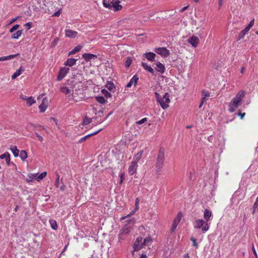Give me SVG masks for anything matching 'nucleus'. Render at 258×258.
Wrapping results in <instances>:
<instances>
[{"label": "nucleus", "mask_w": 258, "mask_h": 258, "mask_svg": "<svg viewBox=\"0 0 258 258\" xmlns=\"http://www.w3.org/2000/svg\"><path fill=\"white\" fill-rule=\"evenodd\" d=\"M245 93L243 91H239L236 96L229 103L228 110L230 112H234L239 106L242 99L244 97Z\"/></svg>", "instance_id": "f257e3e1"}, {"label": "nucleus", "mask_w": 258, "mask_h": 258, "mask_svg": "<svg viewBox=\"0 0 258 258\" xmlns=\"http://www.w3.org/2000/svg\"><path fill=\"white\" fill-rule=\"evenodd\" d=\"M119 0H103V6L109 9H113L114 11H118L120 10L122 7L120 5Z\"/></svg>", "instance_id": "f03ea898"}, {"label": "nucleus", "mask_w": 258, "mask_h": 258, "mask_svg": "<svg viewBox=\"0 0 258 258\" xmlns=\"http://www.w3.org/2000/svg\"><path fill=\"white\" fill-rule=\"evenodd\" d=\"M164 161H165V151H164V148H160L159 150L157 157L156 159V171L157 172L160 171L161 169L163 167V166L164 165Z\"/></svg>", "instance_id": "7ed1b4c3"}, {"label": "nucleus", "mask_w": 258, "mask_h": 258, "mask_svg": "<svg viewBox=\"0 0 258 258\" xmlns=\"http://www.w3.org/2000/svg\"><path fill=\"white\" fill-rule=\"evenodd\" d=\"M157 101L160 103L161 107L165 109L169 107L168 103L170 102V95L168 93H166L162 97H159V94L156 93Z\"/></svg>", "instance_id": "20e7f679"}, {"label": "nucleus", "mask_w": 258, "mask_h": 258, "mask_svg": "<svg viewBox=\"0 0 258 258\" xmlns=\"http://www.w3.org/2000/svg\"><path fill=\"white\" fill-rule=\"evenodd\" d=\"M194 227L196 229H200L202 228V231L204 232L208 231L209 228V226L207 222L202 219L197 220L195 222V225Z\"/></svg>", "instance_id": "39448f33"}, {"label": "nucleus", "mask_w": 258, "mask_h": 258, "mask_svg": "<svg viewBox=\"0 0 258 258\" xmlns=\"http://www.w3.org/2000/svg\"><path fill=\"white\" fill-rule=\"evenodd\" d=\"M155 52L164 57L168 56L170 54L169 50L165 47L156 48Z\"/></svg>", "instance_id": "423d86ee"}, {"label": "nucleus", "mask_w": 258, "mask_h": 258, "mask_svg": "<svg viewBox=\"0 0 258 258\" xmlns=\"http://www.w3.org/2000/svg\"><path fill=\"white\" fill-rule=\"evenodd\" d=\"M131 232V229L129 227H124L120 230V232L118 234L119 240H124L125 238L126 235L128 234Z\"/></svg>", "instance_id": "0eeeda50"}, {"label": "nucleus", "mask_w": 258, "mask_h": 258, "mask_svg": "<svg viewBox=\"0 0 258 258\" xmlns=\"http://www.w3.org/2000/svg\"><path fill=\"white\" fill-rule=\"evenodd\" d=\"M69 70L70 69L66 67H63L60 69L57 78V80L58 81H61L69 73Z\"/></svg>", "instance_id": "6e6552de"}, {"label": "nucleus", "mask_w": 258, "mask_h": 258, "mask_svg": "<svg viewBox=\"0 0 258 258\" xmlns=\"http://www.w3.org/2000/svg\"><path fill=\"white\" fill-rule=\"evenodd\" d=\"M142 240L143 239L141 237H138L137 238L133 246L134 251H139L142 248L143 246L144 245Z\"/></svg>", "instance_id": "1a4fd4ad"}, {"label": "nucleus", "mask_w": 258, "mask_h": 258, "mask_svg": "<svg viewBox=\"0 0 258 258\" xmlns=\"http://www.w3.org/2000/svg\"><path fill=\"white\" fill-rule=\"evenodd\" d=\"M181 218L182 214L179 213L173 221V223L171 228V232H173L175 231L178 224L181 221Z\"/></svg>", "instance_id": "9d476101"}, {"label": "nucleus", "mask_w": 258, "mask_h": 258, "mask_svg": "<svg viewBox=\"0 0 258 258\" xmlns=\"http://www.w3.org/2000/svg\"><path fill=\"white\" fill-rule=\"evenodd\" d=\"M187 41L193 47H196L198 46L199 43V39L198 37L196 36H192L188 39Z\"/></svg>", "instance_id": "9b49d317"}, {"label": "nucleus", "mask_w": 258, "mask_h": 258, "mask_svg": "<svg viewBox=\"0 0 258 258\" xmlns=\"http://www.w3.org/2000/svg\"><path fill=\"white\" fill-rule=\"evenodd\" d=\"M66 36L68 37L71 38H75L76 37L78 33L77 31H73L71 29H67L65 30Z\"/></svg>", "instance_id": "f8f14e48"}, {"label": "nucleus", "mask_w": 258, "mask_h": 258, "mask_svg": "<svg viewBox=\"0 0 258 258\" xmlns=\"http://www.w3.org/2000/svg\"><path fill=\"white\" fill-rule=\"evenodd\" d=\"M47 99L45 97L42 99L41 104L39 106V108L40 109V111L41 112H44L46 109L47 108Z\"/></svg>", "instance_id": "ddd939ff"}, {"label": "nucleus", "mask_w": 258, "mask_h": 258, "mask_svg": "<svg viewBox=\"0 0 258 258\" xmlns=\"http://www.w3.org/2000/svg\"><path fill=\"white\" fill-rule=\"evenodd\" d=\"M154 64L156 65L155 70L161 73H163L165 71V68L164 66L159 61L156 62L154 63Z\"/></svg>", "instance_id": "4468645a"}, {"label": "nucleus", "mask_w": 258, "mask_h": 258, "mask_svg": "<svg viewBox=\"0 0 258 258\" xmlns=\"http://www.w3.org/2000/svg\"><path fill=\"white\" fill-rule=\"evenodd\" d=\"M137 167V164H136L135 162H132L131 165L129 166L128 170L129 174L130 175H133L135 173H136Z\"/></svg>", "instance_id": "2eb2a0df"}, {"label": "nucleus", "mask_w": 258, "mask_h": 258, "mask_svg": "<svg viewBox=\"0 0 258 258\" xmlns=\"http://www.w3.org/2000/svg\"><path fill=\"white\" fill-rule=\"evenodd\" d=\"M139 80V78L137 75H134L130 80V82L126 85V87L130 88L133 84L136 85Z\"/></svg>", "instance_id": "dca6fc26"}, {"label": "nucleus", "mask_w": 258, "mask_h": 258, "mask_svg": "<svg viewBox=\"0 0 258 258\" xmlns=\"http://www.w3.org/2000/svg\"><path fill=\"white\" fill-rule=\"evenodd\" d=\"M82 57L87 61L91 59H95L97 58L96 55L91 53H84L83 54Z\"/></svg>", "instance_id": "f3484780"}, {"label": "nucleus", "mask_w": 258, "mask_h": 258, "mask_svg": "<svg viewBox=\"0 0 258 258\" xmlns=\"http://www.w3.org/2000/svg\"><path fill=\"white\" fill-rule=\"evenodd\" d=\"M101 130V129H100L98 131L94 132V133H91L90 134H89L82 138H81L79 141H78V143H81L82 142H85L87 139H88L89 138L94 136V135H96L97 134H98L100 131Z\"/></svg>", "instance_id": "a211bd4d"}, {"label": "nucleus", "mask_w": 258, "mask_h": 258, "mask_svg": "<svg viewBox=\"0 0 258 258\" xmlns=\"http://www.w3.org/2000/svg\"><path fill=\"white\" fill-rule=\"evenodd\" d=\"M142 66L146 71L150 72L153 75L155 74V72L153 68H152L150 66L148 65L146 63L142 62Z\"/></svg>", "instance_id": "6ab92c4d"}, {"label": "nucleus", "mask_w": 258, "mask_h": 258, "mask_svg": "<svg viewBox=\"0 0 258 258\" xmlns=\"http://www.w3.org/2000/svg\"><path fill=\"white\" fill-rule=\"evenodd\" d=\"M77 61V59H75L73 58H68L66 61L64 62V64L66 66H68L69 67H72L75 65Z\"/></svg>", "instance_id": "aec40b11"}, {"label": "nucleus", "mask_w": 258, "mask_h": 258, "mask_svg": "<svg viewBox=\"0 0 258 258\" xmlns=\"http://www.w3.org/2000/svg\"><path fill=\"white\" fill-rule=\"evenodd\" d=\"M19 55H20L19 53H17L15 54H12V55L6 56H3V57H0V61H5V60H7L12 59L15 58L17 56H19Z\"/></svg>", "instance_id": "412c9836"}, {"label": "nucleus", "mask_w": 258, "mask_h": 258, "mask_svg": "<svg viewBox=\"0 0 258 258\" xmlns=\"http://www.w3.org/2000/svg\"><path fill=\"white\" fill-rule=\"evenodd\" d=\"M25 71V69L21 67L18 70H17L16 72L13 74L12 76V79H15L18 76H19L23 72Z\"/></svg>", "instance_id": "4be33fe9"}, {"label": "nucleus", "mask_w": 258, "mask_h": 258, "mask_svg": "<svg viewBox=\"0 0 258 258\" xmlns=\"http://www.w3.org/2000/svg\"><path fill=\"white\" fill-rule=\"evenodd\" d=\"M147 59L150 61H154L155 59V57L156 56L155 53L151 52H147L144 54Z\"/></svg>", "instance_id": "5701e85b"}, {"label": "nucleus", "mask_w": 258, "mask_h": 258, "mask_svg": "<svg viewBox=\"0 0 258 258\" xmlns=\"http://www.w3.org/2000/svg\"><path fill=\"white\" fill-rule=\"evenodd\" d=\"M212 216V213L208 209H206L204 213V217L206 222H208Z\"/></svg>", "instance_id": "b1692460"}, {"label": "nucleus", "mask_w": 258, "mask_h": 258, "mask_svg": "<svg viewBox=\"0 0 258 258\" xmlns=\"http://www.w3.org/2000/svg\"><path fill=\"white\" fill-rule=\"evenodd\" d=\"M143 153V151H141L136 154L134 156V161L132 162H135L136 164H137L138 162L141 159Z\"/></svg>", "instance_id": "393cba45"}, {"label": "nucleus", "mask_w": 258, "mask_h": 258, "mask_svg": "<svg viewBox=\"0 0 258 258\" xmlns=\"http://www.w3.org/2000/svg\"><path fill=\"white\" fill-rule=\"evenodd\" d=\"M105 87L110 91L114 92L115 89V87L113 83L110 82H108L105 85Z\"/></svg>", "instance_id": "a878e982"}, {"label": "nucleus", "mask_w": 258, "mask_h": 258, "mask_svg": "<svg viewBox=\"0 0 258 258\" xmlns=\"http://www.w3.org/2000/svg\"><path fill=\"white\" fill-rule=\"evenodd\" d=\"M60 90L62 93L67 95L72 93V90L69 89L67 86H63L60 87Z\"/></svg>", "instance_id": "bb28decb"}, {"label": "nucleus", "mask_w": 258, "mask_h": 258, "mask_svg": "<svg viewBox=\"0 0 258 258\" xmlns=\"http://www.w3.org/2000/svg\"><path fill=\"white\" fill-rule=\"evenodd\" d=\"M82 46L81 45H78L76 46L75 48H74L72 51H70L68 53V55L70 56L71 55L74 54L80 51L82 48Z\"/></svg>", "instance_id": "cd10ccee"}, {"label": "nucleus", "mask_w": 258, "mask_h": 258, "mask_svg": "<svg viewBox=\"0 0 258 258\" xmlns=\"http://www.w3.org/2000/svg\"><path fill=\"white\" fill-rule=\"evenodd\" d=\"M249 30H248V29H247L246 27H245L244 29L242 30L238 35L237 40H239L243 38Z\"/></svg>", "instance_id": "c85d7f7f"}, {"label": "nucleus", "mask_w": 258, "mask_h": 258, "mask_svg": "<svg viewBox=\"0 0 258 258\" xmlns=\"http://www.w3.org/2000/svg\"><path fill=\"white\" fill-rule=\"evenodd\" d=\"M10 149L15 157H16L18 156L19 150L17 149L16 146H12Z\"/></svg>", "instance_id": "c756f323"}, {"label": "nucleus", "mask_w": 258, "mask_h": 258, "mask_svg": "<svg viewBox=\"0 0 258 258\" xmlns=\"http://www.w3.org/2000/svg\"><path fill=\"white\" fill-rule=\"evenodd\" d=\"M23 30H18L16 33H14L12 35V38L13 39H18L19 37L22 35Z\"/></svg>", "instance_id": "7c9ffc66"}, {"label": "nucleus", "mask_w": 258, "mask_h": 258, "mask_svg": "<svg viewBox=\"0 0 258 258\" xmlns=\"http://www.w3.org/2000/svg\"><path fill=\"white\" fill-rule=\"evenodd\" d=\"M36 102V101L34 97L31 96L28 98L27 99V104L28 105V106H30L33 104L35 103Z\"/></svg>", "instance_id": "2f4dec72"}, {"label": "nucleus", "mask_w": 258, "mask_h": 258, "mask_svg": "<svg viewBox=\"0 0 258 258\" xmlns=\"http://www.w3.org/2000/svg\"><path fill=\"white\" fill-rule=\"evenodd\" d=\"M20 157L23 161H24L27 158V152L25 150H22L20 152Z\"/></svg>", "instance_id": "473e14b6"}, {"label": "nucleus", "mask_w": 258, "mask_h": 258, "mask_svg": "<svg viewBox=\"0 0 258 258\" xmlns=\"http://www.w3.org/2000/svg\"><path fill=\"white\" fill-rule=\"evenodd\" d=\"M96 100L100 103L105 104L107 100L103 96H98L96 97Z\"/></svg>", "instance_id": "72a5a7b5"}, {"label": "nucleus", "mask_w": 258, "mask_h": 258, "mask_svg": "<svg viewBox=\"0 0 258 258\" xmlns=\"http://www.w3.org/2000/svg\"><path fill=\"white\" fill-rule=\"evenodd\" d=\"M49 223L50 224L51 228L53 229L56 230L57 229V224L56 221L53 220H49Z\"/></svg>", "instance_id": "f704fd0d"}, {"label": "nucleus", "mask_w": 258, "mask_h": 258, "mask_svg": "<svg viewBox=\"0 0 258 258\" xmlns=\"http://www.w3.org/2000/svg\"><path fill=\"white\" fill-rule=\"evenodd\" d=\"M139 202H140V199L139 198H137L136 199L135 201V209L134 211H133L132 212V214H133L135 211H137L139 208Z\"/></svg>", "instance_id": "c9c22d12"}, {"label": "nucleus", "mask_w": 258, "mask_h": 258, "mask_svg": "<svg viewBox=\"0 0 258 258\" xmlns=\"http://www.w3.org/2000/svg\"><path fill=\"white\" fill-rule=\"evenodd\" d=\"M101 92L104 95V96L106 97V98H109V97H111V95L110 93L108 92L105 89H102L101 90Z\"/></svg>", "instance_id": "e433bc0d"}, {"label": "nucleus", "mask_w": 258, "mask_h": 258, "mask_svg": "<svg viewBox=\"0 0 258 258\" xmlns=\"http://www.w3.org/2000/svg\"><path fill=\"white\" fill-rule=\"evenodd\" d=\"M132 62V59L130 57H128L126 58V61L125 62V66L126 68H128L130 67L131 63Z\"/></svg>", "instance_id": "4c0bfd02"}, {"label": "nucleus", "mask_w": 258, "mask_h": 258, "mask_svg": "<svg viewBox=\"0 0 258 258\" xmlns=\"http://www.w3.org/2000/svg\"><path fill=\"white\" fill-rule=\"evenodd\" d=\"M256 209L258 210V197L256 198L255 202L253 207V211H252L253 214L255 212V211L256 210Z\"/></svg>", "instance_id": "58836bf2"}, {"label": "nucleus", "mask_w": 258, "mask_h": 258, "mask_svg": "<svg viewBox=\"0 0 258 258\" xmlns=\"http://www.w3.org/2000/svg\"><path fill=\"white\" fill-rule=\"evenodd\" d=\"M151 238L150 237H146L144 240V242H143L144 245H148L149 243L151 242Z\"/></svg>", "instance_id": "ea45409f"}, {"label": "nucleus", "mask_w": 258, "mask_h": 258, "mask_svg": "<svg viewBox=\"0 0 258 258\" xmlns=\"http://www.w3.org/2000/svg\"><path fill=\"white\" fill-rule=\"evenodd\" d=\"M47 173L46 172H43L41 173L36 178L38 181H39L42 179L44 177L46 176Z\"/></svg>", "instance_id": "a19ab883"}, {"label": "nucleus", "mask_w": 258, "mask_h": 258, "mask_svg": "<svg viewBox=\"0 0 258 258\" xmlns=\"http://www.w3.org/2000/svg\"><path fill=\"white\" fill-rule=\"evenodd\" d=\"M92 122V118H86L83 121V124L84 125H87Z\"/></svg>", "instance_id": "79ce46f5"}, {"label": "nucleus", "mask_w": 258, "mask_h": 258, "mask_svg": "<svg viewBox=\"0 0 258 258\" xmlns=\"http://www.w3.org/2000/svg\"><path fill=\"white\" fill-rule=\"evenodd\" d=\"M20 27V25L18 24L15 25L12 28H11L10 32L11 33H13L15 31L17 30Z\"/></svg>", "instance_id": "37998d69"}, {"label": "nucleus", "mask_w": 258, "mask_h": 258, "mask_svg": "<svg viewBox=\"0 0 258 258\" xmlns=\"http://www.w3.org/2000/svg\"><path fill=\"white\" fill-rule=\"evenodd\" d=\"M10 156L8 152H5L0 156V159H6Z\"/></svg>", "instance_id": "c03bdc74"}, {"label": "nucleus", "mask_w": 258, "mask_h": 258, "mask_svg": "<svg viewBox=\"0 0 258 258\" xmlns=\"http://www.w3.org/2000/svg\"><path fill=\"white\" fill-rule=\"evenodd\" d=\"M147 121V118L146 117H145V118H142L140 120L136 121V123L138 124H141L145 123Z\"/></svg>", "instance_id": "a18cd8bd"}, {"label": "nucleus", "mask_w": 258, "mask_h": 258, "mask_svg": "<svg viewBox=\"0 0 258 258\" xmlns=\"http://www.w3.org/2000/svg\"><path fill=\"white\" fill-rule=\"evenodd\" d=\"M202 93L203 96L207 97H209L210 96V93L207 90H204L203 91H202Z\"/></svg>", "instance_id": "49530a36"}, {"label": "nucleus", "mask_w": 258, "mask_h": 258, "mask_svg": "<svg viewBox=\"0 0 258 258\" xmlns=\"http://www.w3.org/2000/svg\"><path fill=\"white\" fill-rule=\"evenodd\" d=\"M56 176H57V178L56 179V180L55 181L54 185L56 187H58L59 184V175L58 174H57Z\"/></svg>", "instance_id": "de8ad7c7"}, {"label": "nucleus", "mask_w": 258, "mask_h": 258, "mask_svg": "<svg viewBox=\"0 0 258 258\" xmlns=\"http://www.w3.org/2000/svg\"><path fill=\"white\" fill-rule=\"evenodd\" d=\"M254 19H253L249 23V24L247 26H246V27L247 28V29H248V30H250V29L252 27V26L254 24Z\"/></svg>", "instance_id": "09e8293b"}, {"label": "nucleus", "mask_w": 258, "mask_h": 258, "mask_svg": "<svg viewBox=\"0 0 258 258\" xmlns=\"http://www.w3.org/2000/svg\"><path fill=\"white\" fill-rule=\"evenodd\" d=\"M190 240L192 241L193 246H195L196 248L198 247V243L196 242V239L194 237H191Z\"/></svg>", "instance_id": "8fccbe9b"}, {"label": "nucleus", "mask_w": 258, "mask_h": 258, "mask_svg": "<svg viewBox=\"0 0 258 258\" xmlns=\"http://www.w3.org/2000/svg\"><path fill=\"white\" fill-rule=\"evenodd\" d=\"M120 183L121 184L122 183L123 181L124 180V178H125L124 173H122L120 174Z\"/></svg>", "instance_id": "3c124183"}, {"label": "nucleus", "mask_w": 258, "mask_h": 258, "mask_svg": "<svg viewBox=\"0 0 258 258\" xmlns=\"http://www.w3.org/2000/svg\"><path fill=\"white\" fill-rule=\"evenodd\" d=\"M25 26L27 27V30L30 29L32 27V23L31 22L27 23Z\"/></svg>", "instance_id": "603ef678"}, {"label": "nucleus", "mask_w": 258, "mask_h": 258, "mask_svg": "<svg viewBox=\"0 0 258 258\" xmlns=\"http://www.w3.org/2000/svg\"><path fill=\"white\" fill-rule=\"evenodd\" d=\"M37 137L38 138V140L40 141V142H42L43 141V138H42V137H41L40 135H39L38 134H37V133H35Z\"/></svg>", "instance_id": "864d4df0"}, {"label": "nucleus", "mask_w": 258, "mask_h": 258, "mask_svg": "<svg viewBox=\"0 0 258 258\" xmlns=\"http://www.w3.org/2000/svg\"><path fill=\"white\" fill-rule=\"evenodd\" d=\"M58 40H59L58 38H55L54 40H53V42L52 43V45L55 46L57 43Z\"/></svg>", "instance_id": "5fc2aeb1"}, {"label": "nucleus", "mask_w": 258, "mask_h": 258, "mask_svg": "<svg viewBox=\"0 0 258 258\" xmlns=\"http://www.w3.org/2000/svg\"><path fill=\"white\" fill-rule=\"evenodd\" d=\"M60 14V10H59V11H57V12H56L55 13H54L53 15V16L58 17V16H59Z\"/></svg>", "instance_id": "6e6d98bb"}, {"label": "nucleus", "mask_w": 258, "mask_h": 258, "mask_svg": "<svg viewBox=\"0 0 258 258\" xmlns=\"http://www.w3.org/2000/svg\"><path fill=\"white\" fill-rule=\"evenodd\" d=\"M10 161H11V158H10V156L8 157L6 159V161L7 162V164L9 165L10 164Z\"/></svg>", "instance_id": "4d7b16f0"}, {"label": "nucleus", "mask_w": 258, "mask_h": 258, "mask_svg": "<svg viewBox=\"0 0 258 258\" xmlns=\"http://www.w3.org/2000/svg\"><path fill=\"white\" fill-rule=\"evenodd\" d=\"M245 114V113H242L240 111H239L238 114V115L239 116H240L241 119H242L243 118V117L244 116Z\"/></svg>", "instance_id": "13d9d810"}, {"label": "nucleus", "mask_w": 258, "mask_h": 258, "mask_svg": "<svg viewBox=\"0 0 258 258\" xmlns=\"http://www.w3.org/2000/svg\"><path fill=\"white\" fill-rule=\"evenodd\" d=\"M252 251H253V254H254L255 258H257V255L255 249L254 248L253 246L252 247Z\"/></svg>", "instance_id": "bf43d9fd"}, {"label": "nucleus", "mask_w": 258, "mask_h": 258, "mask_svg": "<svg viewBox=\"0 0 258 258\" xmlns=\"http://www.w3.org/2000/svg\"><path fill=\"white\" fill-rule=\"evenodd\" d=\"M18 17H16V18H13V19H12L11 21H10V24H12V23H14L15 21H17V20L18 19Z\"/></svg>", "instance_id": "052dcab7"}, {"label": "nucleus", "mask_w": 258, "mask_h": 258, "mask_svg": "<svg viewBox=\"0 0 258 258\" xmlns=\"http://www.w3.org/2000/svg\"><path fill=\"white\" fill-rule=\"evenodd\" d=\"M188 7V6H185V7H184L182 8L180 10V12H184V11H185L186 10H187V9Z\"/></svg>", "instance_id": "680f3d73"}, {"label": "nucleus", "mask_w": 258, "mask_h": 258, "mask_svg": "<svg viewBox=\"0 0 258 258\" xmlns=\"http://www.w3.org/2000/svg\"><path fill=\"white\" fill-rule=\"evenodd\" d=\"M28 97H27V96L23 95H22L21 96V98H22L24 100H26L27 101V99H28Z\"/></svg>", "instance_id": "e2e57ef3"}, {"label": "nucleus", "mask_w": 258, "mask_h": 258, "mask_svg": "<svg viewBox=\"0 0 258 258\" xmlns=\"http://www.w3.org/2000/svg\"><path fill=\"white\" fill-rule=\"evenodd\" d=\"M207 97H206L205 96H203L201 100L203 101V102H205L207 101Z\"/></svg>", "instance_id": "0e129e2a"}, {"label": "nucleus", "mask_w": 258, "mask_h": 258, "mask_svg": "<svg viewBox=\"0 0 258 258\" xmlns=\"http://www.w3.org/2000/svg\"><path fill=\"white\" fill-rule=\"evenodd\" d=\"M222 1L223 0H219V2H218V3H219V7L220 8L222 5Z\"/></svg>", "instance_id": "69168bd1"}, {"label": "nucleus", "mask_w": 258, "mask_h": 258, "mask_svg": "<svg viewBox=\"0 0 258 258\" xmlns=\"http://www.w3.org/2000/svg\"><path fill=\"white\" fill-rule=\"evenodd\" d=\"M64 188H65V186L64 185H62V186H60V190H62V191H63L64 190Z\"/></svg>", "instance_id": "338daca9"}, {"label": "nucleus", "mask_w": 258, "mask_h": 258, "mask_svg": "<svg viewBox=\"0 0 258 258\" xmlns=\"http://www.w3.org/2000/svg\"><path fill=\"white\" fill-rule=\"evenodd\" d=\"M139 258H147L146 254H142Z\"/></svg>", "instance_id": "774afa93"}]
</instances>
